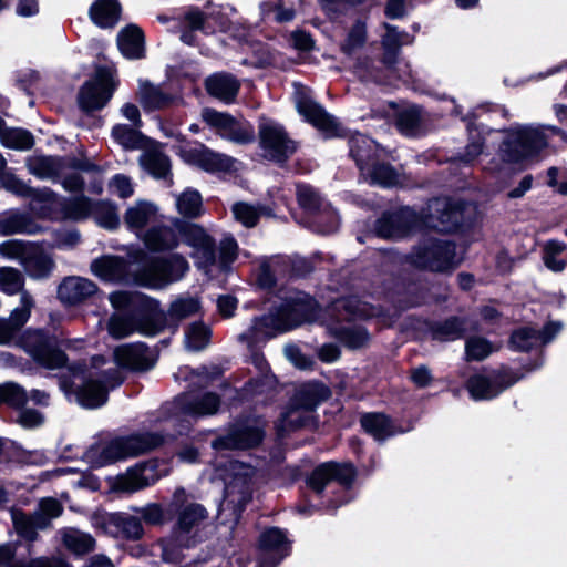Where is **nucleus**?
<instances>
[{
    "label": "nucleus",
    "instance_id": "f704fd0d",
    "mask_svg": "<svg viewBox=\"0 0 567 567\" xmlns=\"http://www.w3.org/2000/svg\"><path fill=\"white\" fill-rule=\"evenodd\" d=\"M22 265L28 276L35 280L48 279L55 268L53 258L38 247L30 248Z\"/></svg>",
    "mask_w": 567,
    "mask_h": 567
},
{
    "label": "nucleus",
    "instance_id": "ddd939ff",
    "mask_svg": "<svg viewBox=\"0 0 567 567\" xmlns=\"http://www.w3.org/2000/svg\"><path fill=\"white\" fill-rule=\"evenodd\" d=\"M115 89L111 70L106 66H99L95 75L86 80L79 89L76 95L79 109L86 116H92L107 105Z\"/></svg>",
    "mask_w": 567,
    "mask_h": 567
},
{
    "label": "nucleus",
    "instance_id": "f3484780",
    "mask_svg": "<svg viewBox=\"0 0 567 567\" xmlns=\"http://www.w3.org/2000/svg\"><path fill=\"white\" fill-rule=\"evenodd\" d=\"M518 380L519 377L509 370H492L488 375L484 373L470 375L465 382V388L474 401H488L497 398Z\"/></svg>",
    "mask_w": 567,
    "mask_h": 567
},
{
    "label": "nucleus",
    "instance_id": "0e129e2a",
    "mask_svg": "<svg viewBox=\"0 0 567 567\" xmlns=\"http://www.w3.org/2000/svg\"><path fill=\"white\" fill-rule=\"evenodd\" d=\"M297 202L299 207L309 213L317 214L321 208V198L309 185H301L297 188Z\"/></svg>",
    "mask_w": 567,
    "mask_h": 567
},
{
    "label": "nucleus",
    "instance_id": "680f3d73",
    "mask_svg": "<svg viewBox=\"0 0 567 567\" xmlns=\"http://www.w3.org/2000/svg\"><path fill=\"white\" fill-rule=\"evenodd\" d=\"M330 481L337 482L343 487H351L357 477V468L351 463L327 462Z\"/></svg>",
    "mask_w": 567,
    "mask_h": 567
},
{
    "label": "nucleus",
    "instance_id": "dca6fc26",
    "mask_svg": "<svg viewBox=\"0 0 567 567\" xmlns=\"http://www.w3.org/2000/svg\"><path fill=\"white\" fill-rule=\"evenodd\" d=\"M291 551L292 543L286 529L266 527L257 540V567H277Z\"/></svg>",
    "mask_w": 567,
    "mask_h": 567
},
{
    "label": "nucleus",
    "instance_id": "bf43d9fd",
    "mask_svg": "<svg viewBox=\"0 0 567 567\" xmlns=\"http://www.w3.org/2000/svg\"><path fill=\"white\" fill-rule=\"evenodd\" d=\"M567 249L565 243L557 239H549L544 246V264L545 266L555 272L563 271L566 267L564 259H558L557 256L563 254Z\"/></svg>",
    "mask_w": 567,
    "mask_h": 567
},
{
    "label": "nucleus",
    "instance_id": "603ef678",
    "mask_svg": "<svg viewBox=\"0 0 567 567\" xmlns=\"http://www.w3.org/2000/svg\"><path fill=\"white\" fill-rule=\"evenodd\" d=\"M212 338L210 328L202 320L190 323L185 330L186 347L190 351H202Z\"/></svg>",
    "mask_w": 567,
    "mask_h": 567
},
{
    "label": "nucleus",
    "instance_id": "09e8293b",
    "mask_svg": "<svg viewBox=\"0 0 567 567\" xmlns=\"http://www.w3.org/2000/svg\"><path fill=\"white\" fill-rule=\"evenodd\" d=\"M113 140L123 146L124 150H138L144 146L146 136L134 126L127 124H115L112 127Z\"/></svg>",
    "mask_w": 567,
    "mask_h": 567
},
{
    "label": "nucleus",
    "instance_id": "58836bf2",
    "mask_svg": "<svg viewBox=\"0 0 567 567\" xmlns=\"http://www.w3.org/2000/svg\"><path fill=\"white\" fill-rule=\"evenodd\" d=\"M174 95L163 91L150 81L141 85L140 102L145 112H154L169 107L174 103Z\"/></svg>",
    "mask_w": 567,
    "mask_h": 567
},
{
    "label": "nucleus",
    "instance_id": "a18cd8bd",
    "mask_svg": "<svg viewBox=\"0 0 567 567\" xmlns=\"http://www.w3.org/2000/svg\"><path fill=\"white\" fill-rule=\"evenodd\" d=\"M63 156H38L31 159L28 164L29 171L32 175L38 178H51L59 176L64 169Z\"/></svg>",
    "mask_w": 567,
    "mask_h": 567
},
{
    "label": "nucleus",
    "instance_id": "8fccbe9b",
    "mask_svg": "<svg viewBox=\"0 0 567 567\" xmlns=\"http://www.w3.org/2000/svg\"><path fill=\"white\" fill-rule=\"evenodd\" d=\"M141 165L156 179L171 175V159L162 152H152L140 157Z\"/></svg>",
    "mask_w": 567,
    "mask_h": 567
},
{
    "label": "nucleus",
    "instance_id": "a19ab883",
    "mask_svg": "<svg viewBox=\"0 0 567 567\" xmlns=\"http://www.w3.org/2000/svg\"><path fill=\"white\" fill-rule=\"evenodd\" d=\"M394 125L404 136L416 137L422 128V110L419 105L405 107L394 115Z\"/></svg>",
    "mask_w": 567,
    "mask_h": 567
},
{
    "label": "nucleus",
    "instance_id": "864d4df0",
    "mask_svg": "<svg viewBox=\"0 0 567 567\" xmlns=\"http://www.w3.org/2000/svg\"><path fill=\"white\" fill-rule=\"evenodd\" d=\"M207 517V511L199 503H192L179 512L175 528L181 533L188 534L196 524Z\"/></svg>",
    "mask_w": 567,
    "mask_h": 567
},
{
    "label": "nucleus",
    "instance_id": "b1692460",
    "mask_svg": "<svg viewBox=\"0 0 567 567\" xmlns=\"http://www.w3.org/2000/svg\"><path fill=\"white\" fill-rule=\"evenodd\" d=\"M465 317L450 316L444 320L425 318L421 321L422 328L432 340L440 342L455 341L463 339L467 331Z\"/></svg>",
    "mask_w": 567,
    "mask_h": 567
},
{
    "label": "nucleus",
    "instance_id": "6ab92c4d",
    "mask_svg": "<svg viewBox=\"0 0 567 567\" xmlns=\"http://www.w3.org/2000/svg\"><path fill=\"white\" fill-rule=\"evenodd\" d=\"M94 525L106 535L125 540H138L144 535L142 519L124 512L95 514Z\"/></svg>",
    "mask_w": 567,
    "mask_h": 567
},
{
    "label": "nucleus",
    "instance_id": "2f4dec72",
    "mask_svg": "<svg viewBox=\"0 0 567 567\" xmlns=\"http://www.w3.org/2000/svg\"><path fill=\"white\" fill-rule=\"evenodd\" d=\"M73 393L76 402L89 410L99 409L109 400L107 388L104 386L103 382L91 377L85 378L83 383L73 390Z\"/></svg>",
    "mask_w": 567,
    "mask_h": 567
},
{
    "label": "nucleus",
    "instance_id": "c03bdc74",
    "mask_svg": "<svg viewBox=\"0 0 567 567\" xmlns=\"http://www.w3.org/2000/svg\"><path fill=\"white\" fill-rule=\"evenodd\" d=\"M91 216L104 229L115 230L120 226L117 206L109 199H93Z\"/></svg>",
    "mask_w": 567,
    "mask_h": 567
},
{
    "label": "nucleus",
    "instance_id": "f257e3e1",
    "mask_svg": "<svg viewBox=\"0 0 567 567\" xmlns=\"http://www.w3.org/2000/svg\"><path fill=\"white\" fill-rule=\"evenodd\" d=\"M296 109L305 122L317 128L326 140L348 138L349 156L360 173L380 157L379 146L374 140L361 133L350 134L349 128L309 95L300 94Z\"/></svg>",
    "mask_w": 567,
    "mask_h": 567
},
{
    "label": "nucleus",
    "instance_id": "72a5a7b5",
    "mask_svg": "<svg viewBox=\"0 0 567 567\" xmlns=\"http://www.w3.org/2000/svg\"><path fill=\"white\" fill-rule=\"evenodd\" d=\"M331 396V390L322 381H312L303 384L295 394V403L305 411H315L316 408Z\"/></svg>",
    "mask_w": 567,
    "mask_h": 567
},
{
    "label": "nucleus",
    "instance_id": "5fc2aeb1",
    "mask_svg": "<svg viewBox=\"0 0 567 567\" xmlns=\"http://www.w3.org/2000/svg\"><path fill=\"white\" fill-rule=\"evenodd\" d=\"M337 337L344 347L351 350L363 348L370 340V334L363 326L342 327L338 330Z\"/></svg>",
    "mask_w": 567,
    "mask_h": 567
},
{
    "label": "nucleus",
    "instance_id": "9b49d317",
    "mask_svg": "<svg viewBox=\"0 0 567 567\" xmlns=\"http://www.w3.org/2000/svg\"><path fill=\"white\" fill-rule=\"evenodd\" d=\"M258 138L265 158L281 168L298 150V143L289 136L286 128L265 115L259 117Z\"/></svg>",
    "mask_w": 567,
    "mask_h": 567
},
{
    "label": "nucleus",
    "instance_id": "37998d69",
    "mask_svg": "<svg viewBox=\"0 0 567 567\" xmlns=\"http://www.w3.org/2000/svg\"><path fill=\"white\" fill-rule=\"evenodd\" d=\"M176 207L183 219H196L204 214L203 197L197 189L192 187H187L178 195Z\"/></svg>",
    "mask_w": 567,
    "mask_h": 567
},
{
    "label": "nucleus",
    "instance_id": "69168bd1",
    "mask_svg": "<svg viewBox=\"0 0 567 567\" xmlns=\"http://www.w3.org/2000/svg\"><path fill=\"white\" fill-rule=\"evenodd\" d=\"M329 483L331 481L327 462L316 466L306 477L307 486L317 495H321Z\"/></svg>",
    "mask_w": 567,
    "mask_h": 567
},
{
    "label": "nucleus",
    "instance_id": "e2e57ef3",
    "mask_svg": "<svg viewBox=\"0 0 567 567\" xmlns=\"http://www.w3.org/2000/svg\"><path fill=\"white\" fill-rule=\"evenodd\" d=\"M24 278L22 274L12 267L0 268V290L9 296L23 289Z\"/></svg>",
    "mask_w": 567,
    "mask_h": 567
},
{
    "label": "nucleus",
    "instance_id": "c756f323",
    "mask_svg": "<svg viewBox=\"0 0 567 567\" xmlns=\"http://www.w3.org/2000/svg\"><path fill=\"white\" fill-rule=\"evenodd\" d=\"M117 48L122 55L128 60L145 58V34L136 24H127L117 34Z\"/></svg>",
    "mask_w": 567,
    "mask_h": 567
},
{
    "label": "nucleus",
    "instance_id": "1a4fd4ad",
    "mask_svg": "<svg viewBox=\"0 0 567 567\" xmlns=\"http://www.w3.org/2000/svg\"><path fill=\"white\" fill-rule=\"evenodd\" d=\"M455 256L454 241L429 238L412 248L406 261L417 270L443 274L455 268Z\"/></svg>",
    "mask_w": 567,
    "mask_h": 567
},
{
    "label": "nucleus",
    "instance_id": "aec40b11",
    "mask_svg": "<svg viewBox=\"0 0 567 567\" xmlns=\"http://www.w3.org/2000/svg\"><path fill=\"white\" fill-rule=\"evenodd\" d=\"M158 478V463L156 460L140 462L128 467L125 474L115 478L112 491L116 493L136 492L155 484Z\"/></svg>",
    "mask_w": 567,
    "mask_h": 567
},
{
    "label": "nucleus",
    "instance_id": "de8ad7c7",
    "mask_svg": "<svg viewBox=\"0 0 567 567\" xmlns=\"http://www.w3.org/2000/svg\"><path fill=\"white\" fill-rule=\"evenodd\" d=\"M1 144L6 148L16 151H29L34 146V135L23 127H8L1 134Z\"/></svg>",
    "mask_w": 567,
    "mask_h": 567
},
{
    "label": "nucleus",
    "instance_id": "4468645a",
    "mask_svg": "<svg viewBox=\"0 0 567 567\" xmlns=\"http://www.w3.org/2000/svg\"><path fill=\"white\" fill-rule=\"evenodd\" d=\"M173 226L176 229L179 241L182 240L187 246L194 248L195 252L192 254V257L196 258L195 264L197 268L207 269L215 265L216 241L202 225L183 218H174Z\"/></svg>",
    "mask_w": 567,
    "mask_h": 567
},
{
    "label": "nucleus",
    "instance_id": "c85d7f7f",
    "mask_svg": "<svg viewBox=\"0 0 567 567\" xmlns=\"http://www.w3.org/2000/svg\"><path fill=\"white\" fill-rule=\"evenodd\" d=\"M360 425L367 434L371 435L378 442H384L395 434L404 432L402 429H399L394 424L393 419L384 412L363 413L360 417Z\"/></svg>",
    "mask_w": 567,
    "mask_h": 567
},
{
    "label": "nucleus",
    "instance_id": "423d86ee",
    "mask_svg": "<svg viewBox=\"0 0 567 567\" xmlns=\"http://www.w3.org/2000/svg\"><path fill=\"white\" fill-rule=\"evenodd\" d=\"M548 144V136L543 130L520 125L506 131L497 153L504 164H523L537 159Z\"/></svg>",
    "mask_w": 567,
    "mask_h": 567
},
{
    "label": "nucleus",
    "instance_id": "bb28decb",
    "mask_svg": "<svg viewBox=\"0 0 567 567\" xmlns=\"http://www.w3.org/2000/svg\"><path fill=\"white\" fill-rule=\"evenodd\" d=\"M44 231L29 213H21L18 209L4 210L0 215V235L11 236L14 234L35 235Z\"/></svg>",
    "mask_w": 567,
    "mask_h": 567
},
{
    "label": "nucleus",
    "instance_id": "c9c22d12",
    "mask_svg": "<svg viewBox=\"0 0 567 567\" xmlns=\"http://www.w3.org/2000/svg\"><path fill=\"white\" fill-rule=\"evenodd\" d=\"M361 176L371 186H380L391 188L399 183V173L395 167L389 163L381 161L380 157L360 173Z\"/></svg>",
    "mask_w": 567,
    "mask_h": 567
},
{
    "label": "nucleus",
    "instance_id": "473e14b6",
    "mask_svg": "<svg viewBox=\"0 0 567 567\" xmlns=\"http://www.w3.org/2000/svg\"><path fill=\"white\" fill-rule=\"evenodd\" d=\"M122 6L118 0H95L89 8V18L101 29L113 28L120 20Z\"/></svg>",
    "mask_w": 567,
    "mask_h": 567
},
{
    "label": "nucleus",
    "instance_id": "13d9d810",
    "mask_svg": "<svg viewBox=\"0 0 567 567\" xmlns=\"http://www.w3.org/2000/svg\"><path fill=\"white\" fill-rule=\"evenodd\" d=\"M200 310V302L198 299L187 297L178 298L169 305L166 316L172 321L179 322L190 316L196 315Z\"/></svg>",
    "mask_w": 567,
    "mask_h": 567
},
{
    "label": "nucleus",
    "instance_id": "49530a36",
    "mask_svg": "<svg viewBox=\"0 0 567 567\" xmlns=\"http://www.w3.org/2000/svg\"><path fill=\"white\" fill-rule=\"evenodd\" d=\"M539 344L537 329L530 326L514 329L507 341V348L514 352H530Z\"/></svg>",
    "mask_w": 567,
    "mask_h": 567
},
{
    "label": "nucleus",
    "instance_id": "e433bc0d",
    "mask_svg": "<svg viewBox=\"0 0 567 567\" xmlns=\"http://www.w3.org/2000/svg\"><path fill=\"white\" fill-rule=\"evenodd\" d=\"M63 219L81 221L92 214L93 199L84 194L62 197L58 200Z\"/></svg>",
    "mask_w": 567,
    "mask_h": 567
},
{
    "label": "nucleus",
    "instance_id": "9d476101",
    "mask_svg": "<svg viewBox=\"0 0 567 567\" xmlns=\"http://www.w3.org/2000/svg\"><path fill=\"white\" fill-rule=\"evenodd\" d=\"M23 346L32 360L47 370L63 369L69 357L63 349L64 340L43 329L28 331L23 336Z\"/></svg>",
    "mask_w": 567,
    "mask_h": 567
},
{
    "label": "nucleus",
    "instance_id": "f03ea898",
    "mask_svg": "<svg viewBox=\"0 0 567 567\" xmlns=\"http://www.w3.org/2000/svg\"><path fill=\"white\" fill-rule=\"evenodd\" d=\"M131 264L136 265L134 280L146 288H162L181 280L189 270L186 258L177 252L166 257L153 256L142 248L128 252Z\"/></svg>",
    "mask_w": 567,
    "mask_h": 567
},
{
    "label": "nucleus",
    "instance_id": "4c0bfd02",
    "mask_svg": "<svg viewBox=\"0 0 567 567\" xmlns=\"http://www.w3.org/2000/svg\"><path fill=\"white\" fill-rule=\"evenodd\" d=\"M386 33L383 35L381 44H382V55L380 58V62L388 69L392 70L395 68L399 61V54L402 47L401 38L406 35L404 31L400 32L398 27L385 23L384 24Z\"/></svg>",
    "mask_w": 567,
    "mask_h": 567
},
{
    "label": "nucleus",
    "instance_id": "393cba45",
    "mask_svg": "<svg viewBox=\"0 0 567 567\" xmlns=\"http://www.w3.org/2000/svg\"><path fill=\"white\" fill-rule=\"evenodd\" d=\"M99 290L95 282L81 277H66L58 287V298L66 306H79Z\"/></svg>",
    "mask_w": 567,
    "mask_h": 567
},
{
    "label": "nucleus",
    "instance_id": "0eeeda50",
    "mask_svg": "<svg viewBox=\"0 0 567 567\" xmlns=\"http://www.w3.org/2000/svg\"><path fill=\"white\" fill-rule=\"evenodd\" d=\"M467 203L450 196L433 197L427 207L421 212L424 230L440 234H458L471 228L472 221L466 218Z\"/></svg>",
    "mask_w": 567,
    "mask_h": 567
},
{
    "label": "nucleus",
    "instance_id": "5701e85b",
    "mask_svg": "<svg viewBox=\"0 0 567 567\" xmlns=\"http://www.w3.org/2000/svg\"><path fill=\"white\" fill-rule=\"evenodd\" d=\"M221 399L216 392H184L176 396V405L181 412L189 416L214 415L219 411Z\"/></svg>",
    "mask_w": 567,
    "mask_h": 567
},
{
    "label": "nucleus",
    "instance_id": "4d7b16f0",
    "mask_svg": "<svg viewBox=\"0 0 567 567\" xmlns=\"http://www.w3.org/2000/svg\"><path fill=\"white\" fill-rule=\"evenodd\" d=\"M28 402L25 390L13 382L0 384V405H7L14 410H21Z\"/></svg>",
    "mask_w": 567,
    "mask_h": 567
},
{
    "label": "nucleus",
    "instance_id": "39448f33",
    "mask_svg": "<svg viewBox=\"0 0 567 567\" xmlns=\"http://www.w3.org/2000/svg\"><path fill=\"white\" fill-rule=\"evenodd\" d=\"M321 311L318 300L302 290L284 298L274 313L256 317L257 330L270 329L276 334L313 322Z\"/></svg>",
    "mask_w": 567,
    "mask_h": 567
},
{
    "label": "nucleus",
    "instance_id": "774afa93",
    "mask_svg": "<svg viewBox=\"0 0 567 567\" xmlns=\"http://www.w3.org/2000/svg\"><path fill=\"white\" fill-rule=\"evenodd\" d=\"M118 317H114L110 320L109 332L115 339H123L130 336L133 331H136L135 326L131 322L126 312L117 311Z\"/></svg>",
    "mask_w": 567,
    "mask_h": 567
},
{
    "label": "nucleus",
    "instance_id": "3c124183",
    "mask_svg": "<svg viewBox=\"0 0 567 567\" xmlns=\"http://www.w3.org/2000/svg\"><path fill=\"white\" fill-rule=\"evenodd\" d=\"M234 218L246 228L256 227L262 214H269L266 206H254L246 202H237L231 206Z\"/></svg>",
    "mask_w": 567,
    "mask_h": 567
},
{
    "label": "nucleus",
    "instance_id": "a211bd4d",
    "mask_svg": "<svg viewBox=\"0 0 567 567\" xmlns=\"http://www.w3.org/2000/svg\"><path fill=\"white\" fill-rule=\"evenodd\" d=\"M203 120L214 127L225 140L240 145L251 144L256 140L255 128L248 121L240 122L231 114L215 109H205Z\"/></svg>",
    "mask_w": 567,
    "mask_h": 567
},
{
    "label": "nucleus",
    "instance_id": "412c9836",
    "mask_svg": "<svg viewBox=\"0 0 567 567\" xmlns=\"http://www.w3.org/2000/svg\"><path fill=\"white\" fill-rule=\"evenodd\" d=\"M114 361L123 370L146 372L156 364L157 354L151 355L148 346L138 341L117 347L114 350Z\"/></svg>",
    "mask_w": 567,
    "mask_h": 567
},
{
    "label": "nucleus",
    "instance_id": "6e6552de",
    "mask_svg": "<svg viewBox=\"0 0 567 567\" xmlns=\"http://www.w3.org/2000/svg\"><path fill=\"white\" fill-rule=\"evenodd\" d=\"M266 436V421L261 415L240 414L230 424L227 434L213 440L216 451L250 450L258 447Z\"/></svg>",
    "mask_w": 567,
    "mask_h": 567
},
{
    "label": "nucleus",
    "instance_id": "ea45409f",
    "mask_svg": "<svg viewBox=\"0 0 567 567\" xmlns=\"http://www.w3.org/2000/svg\"><path fill=\"white\" fill-rule=\"evenodd\" d=\"M277 382L278 379L275 374H258L248 379L241 388L236 390L235 399L241 403L251 402L255 396L274 389Z\"/></svg>",
    "mask_w": 567,
    "mask_h": 567
},
{
    "label": "nucleus",
    "instance_id": "4be33fe9",
    "mask_svg": "<svg viewBox=\"0 0 567 567\" xmlns=\"http://www.w3.org/2000/svg\"><path fill=\"white\" fill-rule=\"evenodd\" d=\"M178 155L189 164L210 174L229 173L234 166L233 157L219 154L202 145V148H181Z\"/></svg>",
    "mask_w": 567,
    "mask_h": 567
},
{
    "label": "nucleus",
    "instance_id": "79ce46f5",
    "mask_svg": "<svg viewBox=\"0 0 567 567\" xmlns=\"http://www.w3.org/2000/svg\"><path fill=\"white\" fill-rule=\"evenodd\" d=\"M157 213V207L151 202L138 200L135 206L128 207L124 214V223L130 230L144 228Z\"/></svg>",
    "mask_w": 567,
    "mask_h": 567
},
{
    "label": "nucleus",
    "instance_id": "2eb2a0df",
    "mask_svg": "<svg viewBox=\"0 0 567 567\" xmlns=\"http://www.w3.org/2000/svg\"><path fill=\"white\" fill-rule=\"evenodd\" d=\"M386 300L399 311H408L427 303L430 289L419 280L399 277L384 291Z\"/></svg>",
    "mask_w": 567,
    "mask_h": 567
},
{
    "label": "nucleus",
    "instance_id": "338daca9",
    "mask_svg": "<svg viewBox=\"0 0 567 567\" xmlns=\"http://www.w3.org/2000/svg\"><path fill=\"white\" fill-rule=\"evenodd\" d=\"M64 543L69 550L75 555H86L94 550L95 539L90 534L66 536Z\"/></svg>",
    "mask_w": 567,
    "mask_h": 567
},
{
    "label": "nucleus",
    "instance_id": "7c9ffc66",
    "mask_svg": "<svg viewBox=\"0 0 567 567\" xmlns=\"http://www.w3.org/2000/svg\"><path fill=\"white\" fill-rule=\"evenodd\" d=\"M143 241L146 251L151 255L152 252L172 251L179 245V238L173 225L152 226L145 233Z\"/></svg>",
    "mask_w": 567,
    "mask_h": 567
},
{
    "label": "nucleus",
    "instance_id": "20e7f679",
    "mask_svg": "<svg viewBox=\"0 0 567 567\" xmlns=\"http://www.w3.org/2000/svg\"><path fill=\"white\" fill-rule=\"evenodd\" d=\"M111 306L116 311L126 312L141 334L154 337L167 326V316L159 301L138 291L118 290L110 295Z\"/></svg>",
    "mask_w": 567,
    "mask_h": 567
},
{
    "label": "nucleus",
    "instance_id": "a878e982",
    "mask_svg": "<svg viewBox=\"0 0 567 567\" xmlns=\"http://www.w3.org/2000/svg\"><path fill=\"white\" fill-rule=\"evenodd\" d=\"M276 336L277 334L270 329L257 330V319H254L251 328L246 333L241 334V339L247 342L248 350L250 351V362L259 374H274L259 344L267 342Z\"/></svg>",
    "mask_w": 567,
    "mask_h": 567
},
{
    "label": "nucleus",
    "instance_id": "052dcab7",
    "mask_svg": "<svg viewBox=\"0 0 567 567\" xmlns=\"http://www.w3.org/2000/svg\"><path fill=\"white\" fill-rule=\"evenodd\" d=\"M492 352L493 344L484 337H471L465 342V359L468 362L483 361Z\"/></svg>",
    "mask_w": 567,
    "mask_h": 567
},
{
    "label": "nucleus",
    "instance_id": "f8f14e48",
    "mask_svg": "<svg viewBox=\"0 0 567 567\" xmlns=\"http://www.w3.org/2000/svg\"><path fill=\"white\" fill-rule=\"evenodd\" d=\"M373 231L382 239H403L424 231V219L421 212L410 206H401L382 212L373 224Z\"/></svg>",
    "mask_w": 567,
    "mask_h": 567
},
{
    "label": "nucleus",
    "instance_id": "7ed1b4c3",
    "mask_svg": "<svg viewBox=\"0 0 567 567\" xmlns=\"http://www.w3.org/2000/svg\"><path fill=\"white\" fill-rule=\"evenodd\" d=\"M165 437L159 432H134L105 442L100 449L96 443L85 452L93 467H103L131 457L150 453L163 446Z\"/></svg>",
    "mask_w": 567,
    "mask_h": 567
},
{
    "label": "nucleus",
    "instance_id": "6e6d98bb",
    "mask_svg": "<svg viewBox=\"0 0 567 567\" xmlns=\"http://www.w3.org/2000/svg\"><path fill=\"white\" fill-rule=\"evenodd\" d=\"M367 25L365 22L357 20L350 28L344 41L340 44V51L351 56L355 50L361 49L367 42Z\"/></svg>",
    "mask_w": 567,
    "mask_h": 567
},
{
    "label": "nucleus",
    "instance_id": "cd10ccee",
    "mask_svg": "<svg viewBox=\"0 0 567 567\" xmlns=\"http://www.w3.org/2000/svg\"><path fill=\"white\" fill-rule=\"evenodd\" d=\"M205 90L209 96L230 104L239 93L240 82L231 73L216 72L206 78Z\"/></svg>",
    "mask_w": 567,
    "mask_h": 567
}]
</instances>
